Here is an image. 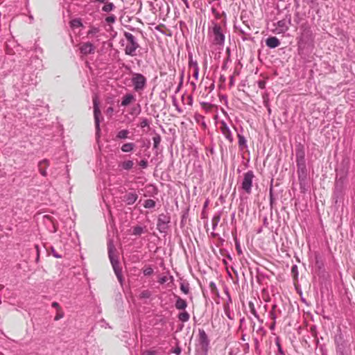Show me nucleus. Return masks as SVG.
<instances>
[{
	"mask_svg": "<svg viewBox=\"0 0 355 355\" xmlns=\"http://www.w3.org/2000/svg\"><path fill=\"white\" fill-rule=\"evenodd\" d=\"M313 42L311 26L308 23L302 24L300 27V35L297 37L299 53L303 55L311 53L314 47Z\"/></svg>",
	"mask_w": 355,
	"mask_h": 355,
	"instance_id": "obj_1",
	"label": "nucleus"
},
{
	"mask_svg": "<svg viewBox=\"0 0 355 355\" xmlns=\"http://www.w3.org/2000/svg\"><path fill=\"white\" fill-rule=\"evenodd\" d=\"M296 163L297 166L298 178L300 184L306 178V168L305 162V150L302 144H299L295 148Z\"/></svg>",
	"mask_w": 355,
	"mask_h": 355,
	"instance_id": "obj_2",
	"label": "nucleus"
},
{
	"mask_svg": "<svg viewBox=\"0 0 355 355\" xmlns=\"http://www.w3.org/2000/svg\"><path fill=\"white\" fill-rule=\"evenodd\" d=\"M208 35L214 45L223 46L225 36L221 26L214 21H211V26L208 28Z\"/></svg>",
	"mask_w": 355,
	"mask_h": 355,
	"instance_id": "obj_3",
	"label": "nucleus"
},
{
	"mask_svg": "<svg viewBox=\"0 0 355 355\" xmlns=\"http://www.w3.org/2000/svg\"><path fill=\"white\" fill-rule=\"evenodd\" d=\"M334 340L336 345V355H349L350 347L340 328L335 334Z\"/></svg>",
	"mask_w": 355,
	"mask_h": 355,
	"instance_id": "obj_4",
	"label": "nucleus"
},
{
	"mask_svg": "<svg viewBox=\"0 0 355 355\" xmlns=\"http://www.w3.org/2000/svg\"><path fill=\"white\" fill-rule=\"evenodd\" d=\"M209 339L202 329H198V338L196 344V353L198 355H207L209 348Z\"/></svg>",
	"mask_w": 355,
	"mask_h": 355,
	"instance_id": "obj_5",
	"label": "nucleus"
},
{
	"mask_svg": "<svg viewBox=\"0 0 355 355\" xmlns=\"http://www.w3.org/2000/svg\"><path fill=\"white\" fill-rule=\"evenodd\" d=\"M108 256L110 260L111 264L112 266L114 273L120 282H122V272L121 268L119 266V261L118 260V257L114 254L115 247L112 242L110 241L108 243Z\"/></svg>",
	"mask_w": 355,
	"mask_h": 355,
	"instance_id": "obj_6",
	"label": "nucleus"
},
{
	"mask_svg": "<svg viewBox=\"0 0 355 355\" xmlns=\"http://www.w3.org/2000/svg\"><path fill=\"white\" fill-rule=\"evenodd\" d=\"M254 178L255 175L252 171H248L243 173L241 182V189L244 193L248 195L251 194Z\"/></svg>",
	"mask_w": 355,
	"mask_h": 355,
	"instance_id": "obj_7",
	"label": "nucleus"
},
{
	"mask_svg": "<svg viewBox=\"0 0 355 355\" xmlns=\"http://www.w3.org/2000/svg\"><path fill=\"white\" fill-rule=\"evenodd\" d=\"M124 36L126 40L125 52L128 55H133L136 50L139 47L136 37L130 33L125 32Z\"/></svg>",
	"mask_w": 355,
	"mask_h": 355,
	"instance_id": "obj_8",
	"label": "nucleus"
},
{
	"mask_svg": "<svg viewBox=\"0 0 355 355\" xmlns=\"http://www.w3.org/2000/svg\"><path fill=\"white\" fill-rule=\"evenodd\" d=\"M146 78L141 73H133L131 78V83L134 90L137 92H141L146 86Z\"/></svg>",
	"mask_w": 355,
	"mask_h": 355,
	"instance_id": "obj_9",
	"label": "nucleus"
},
{
	"mask_svg": "<svg viewBox=\"0 0 355 355\" xmlns=\"http://www.w3.org/2000/svg\"><path fill=\"white\" fill-rule=\"evenodd\" d=\"M94 105V116L95 121V128L96 131V136L99 137L100 134V117L101 116V110L99 108V102L96 96L93 98Z\"/></svg>",
	"mask_w": 355,
	"mask_h": 355,
	"instance_id": "obj_10",
	"label": "nucleus"
},
{
	"mask_svg": "<svg viewBox=\"0 0 355 355\" xmlns=\"http://www.w3.org/2000/svg\"><path fill=\"white\" fill-rule=\"evenodd\" d=\"M79 50L82 55H87L89 54H94L95 53L96 47L93 44L87 42L80 44Z\"/></svg>",
	"mask_w": 355,
	"mask_h": 355,
	"instance_id": "obj_11",
	"label": "nucleus"
},
{
	"mask_svg": "<svg viewBox=\"0 0 355 355\" xmlns=\"http://www.w3.org/2000/svg\"><path fill=\"white\" fill-rule=\"evenodd\" d=\"M220 130L223 135L226 138V139H227L230 143H232L234 141L232 133L229 126L224 121H222L220 122Z\"/></svg>",
	"mask_w": 355,
	"mask_h": 355,
	"instance_id": "obj_12",
	"label": "nucleus"
},
{
	"mask_svg": "<svg viewBox=\"0 0 355 355\" xmlns=\"http://www.w3.org/2000/svg\"><path fill=\"white\" fill-rule=\"evenodd\" d=\"M138 199V195L135 192H129L124 196V202L128 205H133Z\"/></svg>",
	"mask_w": 355,
	"mask_h": 355,
	"instance_id": "obj_13",
	"label": "nucleus"
},
{
	"mask_svg": "<svg viewBox=\"0 0 355 355\" xmlns=\"http://www.w3.org/2000/svg\"><path fill=\"white\" fill-rule=\"evenodd\" d=\"M266 44L269 48L273 49L280 44V41L276 37H269L266 40Z\"/></svg>",
	"mask_w": 355,
	"mask_h": 355,
	"instance_id": "obj_14",
	"label": "nucleus"
},
{
	"mask_svg": "<svg viewBox=\"0 0 355 355\" xmlns=\"http://www.w3.org/2000/svg\"><path fill=\"white\" fill-rule=\"evenodd\" d=\"M168 223L167 218L165 215H160L158 218L157 227L160 232H162L166 228V225Z\"/></svg>",
	"mask_w": 355,
	"mask_h": 355,
	"instance_id": "obj_15",
	"label": "nucleus"
},
{
	"mask_svg": "<svg viewBox=\"0 0 355 355\" xmlns=\"http://www.w3.org/2000/svg\"><path fill=\"white\" fill-rule=\"evenodd\" d=\"M49 160L46 159H44L39 162V164H38L39 171H40V174L44 177H46L47 175L46 168L49 166Z\"/></svg>",
	"mask_w": 355,
	"mask_h": 355,
	"instance_id": "obj_16",
	"label": "nucleus"
},
{
	"mask_svg": "<svg viewBox=\"0 0 355 355\" xmlns=\"http://www.w3.org/2000/svg\"><path fill=\"white\" fill-rule=\"evenodd\" d=\"M135 101V96L132 94H126L122 98L121 105L123 107L128 106L130 103Z\"/></svg>",
	"mask_w": 355,
	"mask_h": 355,
	"instance_id": "obj_17",
	"label": "nucleus"
},
{
	"mask_svg": "<svg viewBox=\"0 0 355 355\" xmlns=\"http://www.w3.org/2000/svg\"><path fill=\"white\" fill-rule=\"evenodd\" d=\"M176 301L175 303V306L178 310H185L187 307V302L186 300L182 299L180 297L175 296Z\"/></svg>",
	"mask_w": 355,
	"mask_h": 355,
	"instance_id": "obj_18",
	"label": "nucleus"
},
{
	"mask_svg": "<svg viewBox=\"0 0 355 355\" xmlns=\"http://www.w3.org/2000/svg\"><path fill=\"white\" fill-rule=\"evenodd\" d=\"M237 137H238V144L239 149L241 150H243L248 148L247 145V141L243 135L240 134L239 132H237Z\"/></svg>",
	"mask_w": 355,
	"mask_h": 355,
	"instance_id": "obj_19",
	"label": "nucleus"
},
{
	"mask_svg": "<svg viewBox=\"0 0 355 355\" xmlns=\"http://www.w3.org/2000/svg\"><path fill=\"white\" fill-rule=\"evenodd\" d=\"M135 148V144L132 142H128L123 144L121 147V150L123 153H130L132 152Z\"/></svg>",
	"mask_w": 355,
	"mask_h": 355,
	"instance_id": "obj_20",
	"label": "nucleus"
},
{
	"mask_svg": "<svg viewBox=\"0 0 355 355\" xmlns=\"http://www.w3.org/2000/svg\"><path fill=\"white\" fill-rule=\"evenodd\" d=\"M343 190V182L340 180H336L335 184V188L334 191V196H336V198L338 197V196L342 193Z\"/></svg>",
	"mask_w": 355,
	"mask_h": 355,
	"instance_id": "obj_21",
	"label": "nucleus"
},
{
	"mask_svg": "<svg viewBox=\"0 0 355 355\" xmlns=\"http://www.w3.org/2000/svg\"><path fill=\"white\" fill-rule=\"evenodd\" d=\"M100 32V28L96 26H91L87 33V36L89 38L94 37H98V34Z\"/></svg>",
	"mask_w": 355,
	"mask_h": 355,
	"instance_id": "obj_22",
	"label": "nucleus"
},
{
	"mask_svg": "<svg viewBox=\"0 0 355 355\" xmlns=\"http://www.w3.org/2000/svg\"><path fill=\"white\" fill-rule=\"evenodd\" d=\"M220 220V215L219 214H216L214 215L213 218H211V226L212 230L214 231L216 230V228L217 227L219 222Z\"/></svg>",
	"mask_w": 355,
	"mask_h": 355,
	"instance_id": "obj_23",
	"label": "nucleus"
},
{
	"mask_svg": "<svg viewBox=\"0 0 355 355\" xmlns=\"http://www.w3.org/2000/svg\"><path fill=\"white\" fill-rule=\"evenodd\" d=\"M129 133L130 132L128 130H121L117 132L116 137L119 139H125L128 138Z\"/></svg>",
	"mask_w": 355,
	"mask_h": 355,
	"instance_id": "obj_24",
	"label": "nucleus"
},
{
	"mask_svg": "<svg viewBox=\"0 0 355 355\" xmlns=\"http://www.w3.org/2000/svg\"><path fill=\"white\" fill-rule=\"evenodd\" d=\"M133 166L134 162L132 160H126L121 164V166L122 167V168L127 171L131 169L133 167Z\"/></svg>",
	"mask_w": 355,
	"mask_h": 355,
	"instance_id": "obj_25",
	"label": "nucleus"
},
{
	"mask_svg": "<svg viewBox=\"0 0 355 355\" xmlns=\"http://www.w3.org/2000/svg\"><path fill=\"white\" fill-rule=\"evenodd\" d=\"M180 321L182 322H187L189 320V314L187 311L180 313L178 316Z\"/></svg>",
	"mask_w": 355,
	"mask_h": 355,
	"instance_id": "obj_26",
	"label": "nucleus"
},
{
	"mask_svg": "<svg viewBox=\"0 0 355 355\" xmlns=\"http://www.w3.org/2000/svg\"><path fill=\"white\" fill-rule=\"evenodd\" d=\"M249 308L250 309V313L259 320L261 322H263L262 320H260V318H259V314L257 313L256 309H255V307H254V305L253 304V302H249Z\"/></svg>",
	"mask_w": 355,
	"mask_h": 355,
	"instance_id": "obj_27",
	"label": "nucleus"
},
{
	"mask_svg": "<svg viewBox=\"0 0 355 355\" xmlns=\"http://www.w3.org/2000/svg\"><path fill=\"white\" fill-rule=\"evenodd\" d=\"M114 8H115V6L114 5V3L112 2H109V3H105L103 6L102 10L105 12H109L113 10L114 9Z\"/></svg>",
	"mask_w": 355,
	"mask_h": 355,
	"instance_id": "obj_28",
	"label": "nucleus"
},
{
	"mask_svg": "<svg viewBox=\"0 0 355 355\" xmlns=\"http://www.w3.org/2000/svg\"><path fill=\"white\" fill-rule=\"evenodd\" d=\"M70 25L74 28L83 26V23L80 19H74L70 21Z\"/></svg>",
	"mask_w": 355,
	"mask_h": 355,
	"instance_id": "obj_29",
	"label": "nucleus"
},
{
	"mask_svg": "<svg viewBox=\"0 0 355 355\" xmlns=\"http://www.w3.org/2000/svg\"><path fill=\"white\" fill-rule=\"evenodd\" d=\"M153 148L155 149H157L161 142V137L159 134H156L153 137Z\"/></svg>",
	"mask_w": 355,
	"mask_h": 355,
	"instance_id": "obj_30",
	"label": "nucleus"
},
{
	"mask_svg": "<svg viewBox=\"0 0 355 355\" xmlns=\"http://www.w3.org/2000/svg\"><path fill=\"white\" fill-rule=\"evenodd\" d=\"M277 307L276 304H274L272 307V309L268 313V317L270 319H271L272 321H276V319L277 318L276 313H275V309Z\"/></svg>",
	"mask_w": 355,
	"mask_h": 355,
	"instance_id": "obj_31",
	"label": "nucleus"
},
{
	"mask_svg": "<svg viewBox=\"0 0 355 355\" xmlns=\"http://www.w3.org/2000/svg\"><path fill=\"white\" fill-rule=\"evenodd\" d=\"M144 206L147 209L153 208L155 207V202L152 199H148L145 201Z\"/></svg>",
	"mask_w": 355,
	"mask_h": 355,
	"instance_id": "obj_32",
	"label": "nucleus"
},
{
	"mask_svg": "<svg viewBox=\"0 0 355 355\" xmlns=\"http://www.w3.org/2000/svg\"><path fill=\"white\" fill-rule=\"evenodd\" d=\"M151 296V293L148 290H144L141 291L139 294V298L141 299H148Z\"/></svg>",
	"mask_w": 355,
	"mask_h": 355,
	"instance_id": "obj_33",
	"label": "nucleus"
},
{
	"mask_svg": "<svg viewBox=\"0 0 355 355\" xmlns=\"http://www.w3.org/2000/svg\"><path fill=\"white\" fill-rule=\"evenodd\" d=\"M143 232L144 228L140 226H136L132 230V234L136 236L141 235Z\"/></svg>",
	"mask_w": 355,
	"mask_h": 355,
	"instance_id": "obj_34",
	"label": "nucleus"
},
{
	"mask_svg": "<svg viewBox=\"0 0 355 355\" xmlns=\"http://www.w3.org/2000/svg\"><path fill=\"white\" fill-rule=\"evenodd\" d=\"M189 67H198V62L193 59V55L189 53Z\"/></svg>",
	"mask_w": 355,
	"mask_h": 355,
	"instance_id": "obj_35",
	"label": "nucleus"
},
{
	"mask_svg": "<svg viewBox=\"0 0 355 355\" xmlns=\"http://www.w3.org/2000/svg\"><path fill=\"white\" fill-rule=\"evenodd\" d=\"M180 290L184 293L188 294L189 292V286L188 284L182 283L180 284Z\"/></svg>",
	"mask_w": 355,
	"mask_h": 355,
	"instance_id": "obj_36",
	"label": "nucleus"
},
{
	"mask_svg": "<svg viewBox=\"0 0 355 355\" xmlns=\"http://www.w3.org/2000/svg\"><path fill=\"white\" fill-rule=\"evenodd\" d=\"M44 219L48 220V221H50L53 223V230H51L53 232H56L57 230H58V227L57 226L55 225V224L53 223V220H52V217L51 216H44Z\"/></svg>",
	"mask_w": 355,
	"mask_h": 355,
	"instance_id": "obj_37",
	"label": "nucleus"
},
{
	"mask_svg": "<svg viewBox=\"0 0 355 355\" xmlns=\"http://www.w3.org/2000/svg\"><path fill=\"white\" fill-rule=\"evenodd\" d=\"M143 273L145 276H149L153 273V269L150 266L146 267L143 270Z\"/></svg>",
	"mask_w": 355,
	"mask_h": 355,
	"instance_id": "obj_38",
	"label": "nucleus"
},
{
	"mask_svg": "<svg viewBox=\"0 0 355 355\" xmlns=\"http://www.w3.org/2000/svg\"><path fill=\"white\" fill-rule=\"evenodd\" d=\"M277 25L279 28H281L282 31H285L288 29V27L286 25V21L284 20H281L277 22Z\"/></svg>",
	"mask_w": 355,
	"mask_h": 355,
	"instance_id": "obj_39",
	"label": "nucleus"
},
{
	"mask_svg": "<svg viewBox=\"0 0 355 355\" xmlns=\"http://www.w3.org/2000/svg\"><path fill=\"white\" fill-rule=\"evenodd\" d=\"M116 21V17L113 15H110L105 18V21L108 24L114 23Z\"/></svg>",
	"mask_w": 355,
	"mask_h": 355,
	"instance_id": "obj_40",
	"label": "nucleus"
},
{
	"mask_svg": "<svg viewBox=\"0 0 355 355\" xmlns=\"http://www.w3.org/2000/svg\"><path fill=\"white\" fill-rule=\"evenodd\" d=\"M139 125L141 128L149 126V121L147 119L144 118L141 120Z\"/></svg>",
	"mask_w": 355,
	"mask_h": 355,
	"instance_id": "obj_41",
	"label": "nucleus"
},
{
	"mask_svg": "<svg viewBox=\"0 0 355 355\" xmlns=\"http://www.w3.org/2000/svg\"><path fill=\"white\" fill-rule=\"evenodd\" d=\"M262 97H263L264 105L266 107H268V93L265 92L263 94Z\"/></svg>",
	"mask_w": 355,
	"mask_h": 355,
	"instance_id": "obj_42",
	"label": "nucleus"
},
{
	"mask_svg": "<svg viewBox=\"0 0 355 355\" xmlns=\"http://www.w3.org/2000/svg\"><path fill=\"white\" fill-rule=\"evenodd\" d=\"M198 75H199L198 68H193L192 76L195 78L196 80H197L198 79Z\"/></svg>",
	"mask_w": 355,
	"mask_h": 355,
	"instance_id": "obj_43",
	"label": "nucleus"
},
{
	"mask_svg": "<svg viewBox=\"0 0 355 355\" xmlns=\"http://www.w3.org/2000/svg\"><path fill=\"white\" fill-rule=\"evenodd\" d=\"M211 12L214 15L216 19H220V14L219 13V12L216 10V8L214 7H212L211 8Z\"/></svg>",
	"mask_w": 355,
	"mask_h": 355,
	"instance_id": "obj_44",
	"label": "nucleus"
},
{
	"mask_svg": "<svg viewBox=\"0 0 355 355\" xmlns=\"http://www.w3.org/2000/svg\"><path fill=\"white\" fill-rule=\"evenodd\" d=\"M139 164L142 168H146L148 166V161L146 159H141Z\"/></svg>",
	"mask_w": 355,
	"mask_h": 355,
	"instance_id": "obj_45",
	"label": "nucleus"
},
{
	"mask_svg": "<svg viewBox=\"0 0 355 355\" xmlns=\"http://www.w3.org/2000/svg\"><path fill=\"white\" fill-rule=\"evenodd\" d=\"M257 85L260 89H264L266 87V80H259L257 81Z\"/></svg>",
	"mask_w": 355,
	"mask_h": 355,
	"instance_id": "obj_46",
	"label": "nucleus"
},
{
	"mask_svg": "<svg viewBox=\"0 0 355 355\" xmlns=\"http://www.w3.org/2000/svg\"><path fill=\"white\" fill-rule=\"evenodd\" d=\"M64 317V313L62 311H58L56 315L55 316V320H59L60 319Z\"/></svg>",
	"mask_w": 355,
	"mask_h": 355,
	"instance_id": "obj_47",
	"label": "nucleus"
},
{
	"mask_svg": "<svg viewBox=\"0 0 355 355\" xmlns=\"http://www.w3.org/2000/svg\"><path fill=\"white\" fill-rule=\"evenodd\" d=\"M276 345L277 346V348H278V352L280 354H284V351L282 348V346L279 342L278 340H276Z\"/></svg>",
	"mask_w": 355,
	"mask_h": 355,
	"instance_id": "obj_48",
	"label": "nucleus"
},
{
	"mask_svg": "<svg viewBox=\"0 0 355 355\" xmlns=\"http://www.w3.org/2000/svg\"><path fill=\"white\" fill-rule=\"evenodd\" d=\"M52 306L57 309V311H60V305L58 302H54L52 303Z\"/></svg>",
	"mask_w": 355,
	"mask_h": 355,
	"instance_id": "obj_49",
	"label": "nucleus"
},
{
	"mask_svg": "<svg viewBox=\"0 0 355 355\" xmlns=\"http://www.w3.org/2000/svg\"><path fill=\"white\" fill-rule=\"evenodd\" d=\"M52 254L55 258H61L62 257V256L60 254H58L53 248H52Z\"/></svg>",
	"mask_w": 355,
	"mask_h": 355,
	"instance_id": "obj_50",
	"label": "nucleus"
},
{
	"mask_svg": "<svg viewBox=\"0 0 355 355\" xmlns=\"http://www.w3.org/2000/svg\"><path fill=\"white\" fill-rule=\"evenodd\" d=\"M275 325H276V321H272V322L270 325V329L273 331L275 329Z\"/></svg>",
	"mask_w": 355,
	"mask_h": 355,
	"instance_id": "obj_51",
	"label": "nucleus"
},
{
	"mask_svg": "<svg viewBox=\"0 0 355 355\" xmlns=\"http://www.w3.org/2000/svg\"><path fill=\"white\" fill-rule=\"evenodd\" d=\"M166 282V277H162L159 279V282L161 284H164Z\"/></svg>",
	"mask_w": 355,
	"mask_h": 355,
	"instance_id": "obj_52",
	"label": "nucleus"
},
{
	"mask_svg": "<svg viewBox=\"0 0 355 355\" xmlns=\"http://www.w3.org/2000/svg\"><path fill=\"white\" fill-rule=\"evenodd\" d=\"M6 51H7V53H8V54H12V53H13L12 51L9 49V45H8V44H7V45H6Z\"/></svg>",
	"mask_w": 355,
	"mask_h": 355,
	"instance_id": "obj_53",
	"label": "nucleus"
},
{
	"mask_svg": "<svg viewBox=\"0 0 355 355\" xmlns=\"http://www.w3.org/2000/svg\"><path fill=\"white\" fill-rule=\"evenodd\" d=\"M114 111L113 108L112 107H110L107 109V113H112Z\"/></svg>",
	"mask_w": 355,
	"mask_h": 355,
	"instance_id": "obj_54",
	"label": "nucleus"
},
{
	"mask_svg": "<svg viewBox=\"0 0 355 355\" xmlns=\"http://www.w3.org/2000/svg\"><path fill=\"white\" fill-rule=\"evenodd\" d=\"M230 85H234V77L233 76H231V78H230Z\"/></svg>",
	"mask_w": 355,
	"mask_h": 355,
	"instance_id": "obj_55",
	"label": "nucleus"
},
{
	"mask_svg": "<svg viewBox=\"0 0 355 355\" xmlns=\"http://www.w3.org/2000/svg\"><path fill=\"white\" fill-rule=\"evenodd\" d=\"M35 248H36V250H37V259H39V248H38V245H35Z\"/></svg>",
	"mask_w": 355,
	"mask_h": 355,
	"instance_id": "obj_56",
	"label": "nucleus"
},
{
	"mask_svg": "<svg viewBox=\"0 0 355 355\" xmlns=\"http://www.w3.org/2000/svg\"><path fill=\"white\" fill-rule=\"evenodd\" d=\"M236 249L238 250L239 253H241V249H240L239 244H237V245H236Z\"/></svg>",
	"mask_w": 355,
	"mask_h": 355,
	"instance_id": "obj_57",
	"label": "nucleus"
},
{
	"mask_svg": "<svg viewBox=\"0 0 355 355\" xmlns=\"http://www.w3.org/2000/svg\"><path fill=\"white\" fill-rule=\"evenodd\" d=\"M208 204H209V200H207L205 201V202L204 207H205H205H207V205H208Z\"/></svg>",
	"mask_w": 355,
	"mask_h": 355,
	"instance_id": "obj_58",
	"label": "nucleus"
},
{
	"mask_svg": "<svg viewBox=\"0 0 355 355\" xmlns=\"http://www.w3.org/2000/svg\"><path fill=\"white\" fill-rule=\"evenodd\" d=\"M267 107V109H268V113H269V114H270V112H271V109H270V105H268V107Z\"/></svg>",
	"mask_w": 355,
	"mask_h": 355,
	"instance_id": "obj_59",
	"label": "nucleus"
},
{
	"mask_svg": "<svg viewBox=\"0 0 355 355\" xmlns=\"http://www.w3.org/2000/svg\"><path fill=\"white\" fill-rule=\"evenodd\" d=\"M96 1L99 2V3H104L105 1V0H96Z\"/></svg>",
	"mask_w": 355,
	"mask_h": 355,
	"instance_id": "obj_60",
	"label": "nucleus"
},
{
	"mask_svg": "<svg viewBox=\"0 0 355 355\" xmlns=\"http://www.w3.org/2000/svg\"><path fill=\"white\" fill-rule=\"evenodd\" d=\"M191 84L193 86V88L196 87V84H195V83L193 81H191Z\"/></svg>",
	"mask_w": 355,
	"mask_h": 355,
	"instance_id": "obj_61",
	"label": "nucleus"
},
{
	"mask_svg": "<svg viewBox=\"0 0 355 355\" xmlns=\"http://www.w3.org/2000/svg\"><path fill=\"white\" fill-rule=\"evenodd\" d=\"M189 100H190V104H191L192 97L190 96H189Z\"/></svg>",
	"mask_w": 355,
	"mask_h": 355,
	"instance_id": "obj_62",
	"label": "nucleus"
},
{
	"mask_svg": "<svg viewBox=\"0 0 355 355\" xmlns=\"http://www.w3.org/2000/svg\"><path fill=\"white\" fill-rule=\"evenodd\" d=\"M182 1L185 3L186 6L188 7V3L187 2V0H182Z\"/></svg>",
	"mask_w": 355,
	"mask_h": 355,
	"instance_id": "obj_63",
	"label": "nucleus"
},
{
	"mask_svg": "<svg viewBox=\"0 0 355 355\" xmlns=\"http://www.w3.org/2000/svg\"><path fill=\"white\" fill-rule=\"evenodd\" d=\"M29 18H30L31 20H33V16H32V15H31V16L29 17Z\"/></svg>",
	"mask_w": 355,
	"mask_h": 355,
	"instance_id": "obj_64",
	"label": "nucleus"
}]
</instances>
